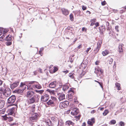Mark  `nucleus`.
Here are the masks:
<instances>
[{
	"instance_id": "6ab92c4d",
	"label": "nucleus",
	"mask_w": 126,
	"mask_h": 126,
	"mask_svg": "<svg viewBox=\"0 0 126 126\" xmlns=\"http://www.w3.org/2000/svg\"><path fill=\"white\" fill-rule=\"evenodd\" d=\"M56 81H54L51 83L49 85V87L51 88H54L56 87Z\"/></svg>"
},
{
	"instance_id": "6e6552de",
	"label": "nucleus",
	"mask_w": 126,
	"mask_h": 126,
	"mask_svg": "<svg viewBox=\"0 0 126 126\" xmlns=\"http://www.w3.org/2000/svg\"><path fill=\"white\" fill-rule=\"evenodd\" d=\"M16 100V97L15 95H12L8 99V102L9 104H12L14 103Z\"/></svg>"
},
{
	"instance_id": "cd10ccee",
	"label": "nucleus",
	"mask_w": 126,
	"mask_h": 126,
	"mask_svg": "<svg viewBox=\"0 0 126 126\" xmlns=\"http://www.w3.org/2000/svg\"><path fill=\"white\" fill-rule=\"evenodd\" d=\"M115 85L116 87L117 88V89L118 90H119L121 89V87H120V84L117 82L115 84Z\"/></svg>"
},
{
	"instance_id": "a19ab883",
	"label": "nucleus",
	"mask_w": 126,
	"mask_h": 126,
	"mask_svg": "<svg viewBox=\"0 0 126 126\" xmlns=\"http://www.w3.org/2000/svg\"><path fill=\"white\" fill-rule=\"evenodd\" d=\"M119 124L121 126H125L124 122L122 121L120 122Z\"/></svg>"
},
{
	"instance_id": "680f3d73",
	"label": "nucleus",
	"mask_w": 126,
	"mask_h": 126,
	"mask_svg": "<svg viewBox=\"0 0 126 126\" xmlns=\"http://www.w3.org/2000/svg\"><path fill=\"white\" fill-rule=\"evenodd\" d=\"M86 124L85 122L83 123L82 125V126H86Z\"/></svg>"
},
{
	"instance_id": "338daca9",
	"label": "nucleus",
	"mask_w": 126,
	"mask_h": 126,
	"mask_svg": "<svg viewBox=\"0 0 126 126\" xmlns=\"http://www.w3.org/2000/svg\"><path fill=\"white\" fill-rule=\"evenodd\" d=\"M3 91V90L2 88H0V91L1 92H2Z\"/></svg>"
},
{
	"instance_id": "e2e57ef3",
	"label": "nucleus",
	"mask_w": 126,
	"mask_h": 126,
	"mask_svg": "<svg viewBox=\"0 0 126 126\" xmlns=\"http://www.w3.org/2000/svg\"><path fill=\"white\" fill-rule=\"evenodd\" d=\"M33 73L34 75H36L37 74V72L36 71H34Z\"/></svg>"
},
{
	"instance_id": "052dcab7",
	"label": "nucleus",
	"mask_w": 126,
	"mask_h": 126,
	"mask_svg": "<svg viewBox=\"0 0 126 126\" xmlns=\"http://www.w3.org/2000/svg\"><path fill=\"white\" fill-rule=\"evenodd\" d=\"M63 72L64 73H65V74H66L67 73H68V70H66L65 71H63Z\"/></svg>"
},
{
	"instance_id": "dca6fc26",
	"label": "nucleus",
	"mask_w": 126,
	"mask_h": 126,
	"mask_svg": "<svg viewBox=\"0 0 126 126\" xmlns=\"http://www.w3.org/2000/svg\"><path fill=\"white\" fill-rule=\"evenodd\" d=\"M94 123L95 120L94 118H92L91 119L89 120L87 122L88 126H92Z\"/></svg>"
},
{
	"instance_id": "603ef678",
	"label": "nucleus",
	"mask_w": 126,
	"mask_h": 126,
	"mask_svg": "<svg viewBox=\"0 0 126 126\" xmlns=\"http://www.w3.org/2000/svg\"><path fill=\"white\" fill-rule=\"evenodd\" d=\"M74 105H73V107H71L70 108V109L72 110L75 109H76V108L75 107H74Z\"/></svg>"
},
{
	"instance_id": "9b49d317",
	"label": "nucleus",
	"mask_w": 126,
	"mask_h": 126,
	"mask_svg": "<svg viewBox=\"0 0 126 126\" xmlns=\"http://www.w3.org/2000/svg\"><path fill=\"white\" fill-rule=\"evenodd\" d=\"M102 43V40H100L97 43V46L96 48L94 50L95 51L96 53L98 52L101 47V45Z\"/></svg>"
},
{
	"instance_id": "393cba45",
	"label": "nucleus",
	"mask_w": 126,
	"mask_h": 126,
	"mask_svg": "<svg viewBox=\"0 0 126 126\" xmlns=\"http://www.w3.org/2000/svg\"><path fill=\"white\" fill-rule=\"evenodd\" d=\"M46 124L48 126H52V123L50 120L48 119L46 120Z\"/></svg>"
},
{
	"instance_id": "7c9ffc66",
	"label": "nucleus",
	"mask_w": 126,
	"mask_h": 126,
	"mask_svg": "<svg viewBox=\"0 0 126 126\" xmlns=\"http://www.w3.org/2000/svg\"><path fill=\"white\" fill-rule=\"evenodd\" d=\"M70 20L71 21H73L74 20V18L73 17V15L72 14H71L69 16Z\"/></svg>"
},
{
	"instance_id": "9d476101",
	"label": "nucleus",
	"mask_w": 126,
	"mask_h": 126,
	"mask_svg": "<svg viewBox=\"0 0 126 126\" xmlns=\"http://www.w3.org/2000/svg\"><path fill=\"white\" fill-rule=\"evenodd\" d=\"M49 98V96L47 94H45L42 95L41 97V100L42 101L45 102L47 101Z\"/></svg>"
},
{
	"instance_id": "c9c22d12",
	"label": "nucleus",
	"mask_w": 126,
	"mask_h": 126,
	"mask_svg": "<svg viewBox=\"0 0 126 126\" xmlns=\"http://www.w3.org/2000/svg\"><path fill=\"white\" fill-rule=\"evenodd\" d=\"M75 74L73 73H70L69 75V76L71 78H73Z\"/></svg>"
},
{
	"instance_id": "6e6d98bb",
	"label": "nucleus",
	"mask_w": 126,
	"mask_h": 126,
	"mask_svg": "<svg viewBox=\"0 0 126 126\" xmlns=\"http://www.w3.org/2000/svg\"><path fill=\"white\" fill-rule=\"evenodd\" d=\"M82 45L80 44L78 46V47H77V48L78 49H80L82 47Z\"/></svg>"
},
{
	"instance_id": "412c9836",
	"label": "nucleus",
	"mask_w": 126,
	"mask_h": 126,
	"mask_svg": "<svg viewBox=\"0 0 126 126\" xmlns=\"http://www.w3.org/2000/svg\"><path fill=\"white\" fill-rule=\"evenodd\" d=\"M124 46V45L122 43L120 44L119 45L118 47V51L119 53L123 52V49L122 47Z\"/></svg>"
},
{
	"instance_id": "4c0bfd02",
	"label": "nucleus",
	"mask_w": 126,
	"mask_h": 126,
	"mask_svg": "<svg viewBox=\"0 0 126 126\" xmlns=\"http://www.w3.org/2000/svg\"><path fill=\"white\" fill-rule=\"evenodd\" d=\"M51 99H52V100H53V101H55V102H56L57 100V99L55 97L53 96L51 97Z\"/></svg>"
},
{
	"instance_id": "c03bdc74",
	"label": "nucleus",
	"mask_w": 126,
	"mask_h": 126,
	"mask_svg": "<svg viewBox=\"0 0 126 126\" xmlns=\"http://www.w3.org/2000/svg\"><path fill=\"white\" fill-rule=\"evenodd\" d=\"M113 59L112 58L110 59L109 60V63L110 64H112V62H113Z\"/></svg>"
},
{
	"instance_id": "de8ad7c7",
	"label": "nucleus",
	"mask_w": 126,
	"mask_h": 126,
	"mask_svg": "<svg viewBox=\"0 0 126 126\" xmlns=\"http://www.w3.org/2000/svg\"><path fill=\"white\" fill-rule=\"evenodd\" d=\"M5 112V111L4 110H0V113L1 114H4Z\"/></svg>"
},
{
	"instance_id": "f03ea898",
	"label": "nucleus",
	"mask_w": 126,
	"mask_h": 126,
	"mask_svg": "<svg viewBox=\"0 0 126 126\" xmlns=\"http://www.w3.org/2000/svg\"><path fill=\"white\" fill-rule=\"evenodd\" d=\"M51 119L52 121V126H57L58 125H60L59 121L57 118L52 117H51Z\"/></svg>"
},
{
	"instance_id": "a211bd4d",
	"label": "nucleus",
	"mask_w": 126,
	"mask_h": 126,
	"mask_svg": "<svg viewBox=\"0 0 126 126\" xmlns=\"http://www.w3.org/2000/svg\"><path fill=\"white\" fill-rule=\"evenodd\" d=\"M14 111L15 108H13L11 109H9L7 111L8 115H11L14 113Z\"/></svg>"
},
{
	"instance_id": "f3484780",
	"label": "nucleus",
	"mask_w": 126,
	"mask_h": 126,
	"mask_svg": "<svg viewBox=\"0 0 126 126\" xmlns=\"http://www.w3.org/2000/svg\"><path fill=\"white\" fill-rule=\"evenodd\" d=\"M19 82L16 81L10 85V87L12 89H13L17 86L19 84Z\"/></svg>"
},
{
	"instance_id": "423d86ee",
	"label": "nucleus",
	"mask_w": 126,
	"mask_h": 126,
	"mask_svg": "<svg viewBox=\"0 0 126 126\" xmlns=\"http://www.w3.org/2000/svg\"><path fill=\"white\" fill-rule=\"evenodd\" d=\"M11 93V90L10 88H6L3 92V94L5 97H8L10 95Z\"/></svg>"
},
{
	"instance_id": "bb28decb",
	"label": "nucleus",
	"mask_w": 126,
	"mask_h": 126,
	"mask_svg": "<svg viewBox=\"0 0 126 126\" xmlns=\"http://www.w3.org/2000/svg\"><path fill=\"white\" fill-rule=\"evenodd\" d=\"M11 36L10 35H8L5 38L6 40L7 41H10L11 40Z\"/></svg>"
},
{
	"instance_id": "49530a36",
	"label": "nucleus",
	"mask_w": 126,
	"mask_h": 126,
	"mask_svg": "<svg viewBox=\"0 0 126 126\" xmlns=\"http://www.w3.org/2000/svg\"><path fill=\"white\" fill-rule=\"evenodd\" d=\"M96 21V19H94L91 20L90 21V22H93L94 23Z\"/></svg>"
},
{
	"instance_id": "a18cd8bd",
	"label": "nucleus",
	"mask_w": 126,
	"mask_h": 126,
	"mask_svg": "<svg viewBox=\"0 0 126 126\" xmlns=\"http://www.w3.org/2000/svg\"><path fill=\"white\" fill-rule=\"evenodd\" d=\"M119 26H115V29L117 32H118L119 31L118 30Z\"/></svg>"
},
{
	"instance_id": "69168bd1",
	"label": "nucleus",
	"mask_w": 126,
	"mask_h": 126,
	"mask_svg": "<svg viewBox=\"0 0 126 126\" xmlns=\"http://www.w3.org/2000/svg\"><path fill=\"white\" fill-rule=\"evenodd\" d=\"M86 13H88L89 14H90L91 13L89 11H87L86 12Z\"/></svg>"
},
{
	"instance_id": "7ed1b4c3",
	"label": "nucleus",
	"mask_w": 126,
	"mask_h": 126,
	"mask_svg": "<svg viewBox=\"0 0 126 126\" xmlns=\"http://www.w3.org/2000/svg\"><path fill=\"white\" fill-rule=\"evenodd\" d=\"M94 73L97 76H99L103 74V71L99 67L96 66L95 68Z\"/></svg>"
},
{
	"instance_id": "13d9d810",
	"label": "nucleus",
	"mask_w": 126,
	"mask_h": 126,
	"mask_svg": "<svg viewBox=\"0 0 126 126\" xmlns=\"http://www.w3.org/2000/svg\"><path fill=\"white\" fill-rule=\"evenodd\" d=\"M77 40V38H75V40L73 42L72 44V45H73L75 43L76 41Z\"/></svg>"
},
{
	"instance_id": "f704fd0d",
	"label": "nucleus",
	"mask_w": 126,
	"mask_h": 126,
	"mask_svg": "<svg viewBox=\"0 0 126 126\" xmlns=\"http://www.w3.org/2000/svg\"><path fill=\"white\" fill-rule=\"evenodd\" d=\"M109 112L108 110H105L104 112L103 113V115L104 116L106 115Z\"/></svg>"
},
{
	"instance_id": "79ce46f5",
	"label": "nucleus",
	"mask_w": 126,
	"mask_h": 126,
	"mask_svg": "<svg viewBox=\"0 0 126 126\" xmlns=\"http://www.w3.org/2000/svg\"><path fill=\"white\" fill-rule=\"evenodd\" d=\"M59 123H60V125H58V126H63V122L62 121H59Z\"/></svg>"
},
{
	"instance_id": "4468645a",
	"label": "nucleus",
	"mask_w": 126,
	"mask_h": 126,
	"mask_svg": "<svg viewBox=\"0 0 126 126\" xmlns=\"http://www.w3.org/2000/svg\"><path fill=\"white\" fill-rule=\"evenodd\" d=\"M57 94L60 101L63 100L65 99V94H64L59 93Z\"/></svg>"
},
{
	"instance_id": "2f4dec72",
	"label": "nucleus",
	"mask_w": 126,
	"mask_h": 126,
	"mask_svg": "<svg viewBox=\"0 0 126 126\" xmlns=\"http://www.w3.org/2000/svg\"><path fill=\"white\" fill-rule=\"evenodd\" d=\"M35 105H33L31 107V111H32L33 112H34L35 110Z\"/></svg>"
},
{
	"instance_id": "ddd939ff",
	"label": "nucleus",
	"mask_w": 126,
	"mask_h": 126,
	"mask_svg": "<svg viewBox=\"0 0 126 126\" xmlns=\"http://www.w3.org/2000/svg\"><path fill=\"white\" fill-rule=\"evenodd\" d=\"M37 118V114H36L34 116L30 117L29 118V120L30 123L32 124V122L35 120H36Z\"/></svg>"
},
{
	"instance_id": "e433bc0d",
	"label": "nucleus",
	"mask_w": 126,
	"mask_h": 126,
	"mask_svg": "<svg viewBox=\"0 0 126 126\" xmlns=\"http://www.w3.org/2000/svg\"><path fill=\"white\" fill-rule=\"evenodd\" d=\"M92 50H91V47H89L88 48H87L86 50L85 51V52L86 53H85V54H87L89 51H90V52Z\"/></svg>"
},
{
	"instance_id": "2eb2a0df",
	"label": "nucleus",
	"mask_w": 126,
	"mask_h": 126,
	"mask_svg": "<svg viewBox=\"0 0 126 126\" xmlns=\"http://www.w3.org/2000/svg\"><path fill=\"white\" fill-rule=\"evenodd\" d=\"M62 13L65 16H67L68 15L69 11L67 9L64 8H62L61 9Z\"/></svg>"
},
{
	"instance_id": "5fc2aeb1",
	"label": "nucleus",
	"mask_w": 126,
	"mask_h": 126,
	"mask_svg": "<svg viewBox=\"0 0 126 126\" xmlns=\"http://www.w3.org/2000/svg\"><path fill=\"white\" fill-rule=\"evenodd\" d=\"M106 2L104 1L101 2V4L102 5H104L106 4Z\"/></svg>"
},
{
	"instance_id": "473e14b6",
	"label": "nucleus",
	"mask_w": 126,
	"mask_h": 126,
	"mask_svg": "<svg viewBox=\"0 0 126 126\" xmlns=\"http://www.w3.org/2000/svg\"><path fill=\"white\" fill-rule=\"evenodd\" d=\"M47 91L49 92L51 94H54V91L53 90L48 89L47 90Z\"/></svg>"
},
{
	"instance_id": "58836bf2",
	"label": "nucleus",
	"mask_w": 126,
	"mask_h": 126,
	"mask_svg": "<svg viewBox=\"0 0 126 126\" xmlns=\"http://www.w3.org/2000/svg\"><path fill=\"white\" fill-rule=\"evenodd\" d=\"M110 122L111 124L114 125L115 124L116 121L115 120H113L110 121Z\"/></svg>"
},
{
	"instance_id": "37998d69",
	"label": "nucleus",
	"mask_w": 126,
	"mask_h": 126,
	"mask_svg": "<svg viewBox=\"0 0 126 126\" xmlns=\"http://www.w3.org/2000/svg\"><path fill=\"white\" fill-rule=\"evenodd\" d=\"M82 8L83 10H85L87 9V7L84 5H82Z\"/></svg>"
},
{
	"instance_id": "09e8293b",
	"label": "nucleus",
	"mask_w": 126,
	"mask_h": 126,
	"mask_svg": "<svg viewBox=\"0 0 126 126\" xmlns=\"http://www.w3.org/2000/svg\"><path fill=\"white\" fill-rule=\"evenodd\" d=\"M95 25V27H97L99 26V23L98 22H97L95 24H94Z\"/></svg>"
},
{
	"instance_id": "f257e3e1",
	"label": "nucleus",
	"mask_w": 126,
	"mask_h": 126,
	"mask_svg": "<svg viewBox=\"0 0 126 126\" xmlns=\"http://www.w3.org/2000/svg\"><path fill=\"white\" fill-rule=\"evenodd\" d=\"M29 84H33L32 87H31L30 86L29 87L28 86L27 89L30 90H33V89L37 88L38 89H41L42 88L41 86L37 82L34 81H30Z\"/></svg>"
},
{
	"instance_id": "aec40b11",
	"label": "nucleus",
	"mask_w": 126,
	"mask_h": 126,
	"mask_svg": "<svg viewBox=\"0 0 126 126\" xmlns=\"http://www.w3.org/2000/svg\"><path fill=\"white\" fill-rule=\"evenodd\" d=\"M5 103V101L4 100H0V109L3 107Z\"/></svg>"
},
{
	"instance_id": "8fccbe9b",
	"label": "nucleus",
	"mask_w": 126,
	"mask_h": 126,
	"mask_svg": "<svg viewBox=\"0 0 126 126\" xmlns=\"http://www.w3.org/2000/svg\"><path fill=\"white\" fill-rule=\"evenodd\" d=\"M58 70V69L56 67H54L53 69V72H55L56 71Z\"/></svg>"
},
{
	"instance_id": "774afa93",
	"label": "nucleus",
	"mask_w": 126,
	"mask_h": 126,
	"mask_svg": "<svg viewBox=\"0 0 126 126\" xmlns=\"http://www.w3.org/2000/svg\"><path fill=\"white\" fill-rule=\"evenodd\" d=\"M95 63L96 65H97L99 63V62L98 61L96 62Z\"/></svg>"
},
{
	"instance_id": "4be33fe9",
	"label": "nucleus",
	"mask_w": 126,
	"mask_h": 126,
	"mask_svg": "<svg viewBox=\"0 0 126 126\" xmlns=\"http://www.w3.org/2000/svg\"><path fill=\"white\" fill-rule=\"evenodd\" d=\"M79 112V110H78L76 109L75 110H73L72 112H71V114L74 115H75L77 114Z\"/></svg>"
},
{
	"instance_id": "1a4fd4ad",
	"label": "nucleus",
	"mask_w": 126,
	"mask_h": 126,
	"mask_svg": "<svg viewBox=\"0 0 126 126\" xmlns=\"http://www.w3.org/2000/svg\"><path fill=\"white\" fill-rule=\"evenodd\" d=\"M69 102L67 101L61 103L60 104V107L62 109L66 107L69 105Z\"/></svg>"
},
{
	"instance_id": "864d4df0",
	"label": "nucleus",
	"mask_w": 126,
	"mask_h": 126,
	"mask_svg": "<svg viewBox=\"0 0 126 126\" xmlns=\"http://www.w3.org/2000/svg\"><path fill=\"white\" fill-rule=\"evenodd\" d=\"M103 30H103L102 31H101L100 32V33H101V34H103V33H104V31L105 30V28H104L103 29Z\"/></svg>"
},
{
	"instance_id": "c85d7f7f",
	"label": "nucleus",
	"mask_w": 126,
	"mask_h": 126,
	"mask_svg": "<svg viewBox=\"0 0 126 126\" xmlns=\"http://www.w3.org/2000/svg\"><path fill=\"white\" fill-rule=\"evenodd\" d=\"M66 125L67 124L69 125H73L74 124L73 122H72L70 120L66 121Z\"/></svg>"
},
{
	"instance_id": "0e129e2a",
	"label": "nucleus",
	"mask_w": 126,
	"mask_h": 126,
	"mask_svg": "<svg viewBox=\"0 0 126 126\" xmlns=\"http://www.w3.org/2000/svg\"><path fill=\"white\" fill-rule=\"evenodd\" d=\"M94 24V23L93 22H91L90 24V26H93Z\"/></svg>"
},
{
	"instance_id": "20e7f679",
	"label": "nucleus",
	"mask_w": 126,
	"mask_h": 126,
	"mask_svg": "<svg viewBox=\"0 0 126 126\" xmlns=\"http://www.w3.org/2000/svg\"><path fill=\"white\" fill-rule=\"evenodd\" d=\"M20 87H21L22 88V89H18L15 90V91L16 92L18 93H22L24 90L26 88L27 86L25 85V84L24 83L21 82L20 85Z\"/></svg>"
},
{
	"instance_id": "a878e982",
	"label": "nucleus",
	"mask_w": 126,
	"mask_h": 126,
	"mask_svg": "<svg viewBox=\"0 0 126 126\" xmlns=\"http://www.w3.org/2000/svg\"><path fill=\"white\" fill-rule=\"evenodd\" d=\"M69 88V85L68 84H66L63 85V91H65L67 90Z\"/></svg>"
},
{
	"instance_id": "3c124183",
	"label": "nucleus",
	"mask_w": 126,
	"mask_h": 126,
	"mask_svg": "<svg viewBox=\"0 0 126 126\" xmlns=\"http://www.w3.org/2000/svg\"><path fill=\"white\" fill-rule=\"evenodd\" d=\"M99 85L101 87L102 89L103 90V87L102 86V83L100 82L99 83Z\"/></svg>"
},
{
	"instance_id": "39448f33",
	"label": "nucleus",
	"mask_w": 126,
	"mask_h": 126,
	"mask_svg": "<svg viewBox=\"0 0 126 126\" xmlns=\"http://www.w3.org/2000/svg\"><path fill=\"white\" fill-rule=\"evenodd\" d=\"M38 97V95H35L29 98H28V102L29 104H31L34 103L35 102L36 100Z\"/></svg>"
},
{
	"instance_id": "ea45409f",
	"label": "nucleus",
	"mask_w": 126,
	"mask_h": 126,
	"mask_svg": "<svg viewBox=\"0 0 126 126\" xmlns=\"http://www.w3.org/2000/svg\"><path fill=\"white\" fill-rule=\"evenodd\" d=\"M6 45L7 46H9L12 44V42H11L7 41L5 43Z\"/></svg>"
},
{
	"instance_id": "f8f14e48",
	"label": "nucleus",
	"mask_w": 126,
	"mask_h": 126,
	"mask_svg": "<svg viewBox=\"0 0 126 126\" xmlns=\"http://www.w3.org/2000/svg\"><path fill=\"white\" fill-rule=\"evenodd\" d=\"M34 92L32 91H28L26 95L27 97H31L34 96Z\"/></svg>"
},
{
	"instance_id": "5701e85b",
	"label": "nucleus",
	"mask_w": 126,
	"mask_h": 126,
	"mask_svg": "<svg viewBox=\"0 0 126 126\" xmlns=\"http://www.w3.org/2000/svg\"><path fill=\"white\" fill-rule=\"evenodd\" d=\"M109 51L107 50H106L104 51H103L102 52V54L104 56H105L106 55L109 54Z\"/></svg>"
},
{
	"instance_id": "c756f323",
	"label": "nucleus",
	"mask_w": 126,
	"mask_h": 126,
	"mask_svg": "<svg viewBox=\"0 0 126 126\" xmlns=\"http://www.w3.org/2000/svg\"><path fill=\"white\" fill-rule=\"evenodd\" d=\"M54 102L51 100H50L48 102H47V104L49 105L54 104Z\"/></svg>"
},
{
	"instance_id": "0eeeda50",
	"label": "nucleus",
	"mask_w": 126,
	"mask_h": 126,
	"mask_svg": "<svg viewBox=\"0 0 126 126\" xmlns=\"http://www.w3.org/2000/svg\"><path fill=\"white\" fill-rule=\"evenodd\" d=\"M68 98L69 99H73V95L74 94V91L72 88H70L68 92Z\"/></svg>"
},
{
	"instance_id": "b1692460",
	"label": "nucleus",
	"mask_w": 126,
	"mask_h": 126,
	"mask_svg": "<svg viewBox=\"0 0 126 126\" xmlns=\"http://www.w3.org/2000/svg\"><path fill=\"white\" fill-rule=\"evenodd\" d=\"M4 118L5 120H8L9 122L13 120L12 118L11 117H4Z\"/></svg>"
},
{
	"instance_id": "4d7b16f0",
	"label": "nucleus",
	"mask_w": 126,
	"mask_h": 126,
	"mask_svg": "<svg viewBox=\"0 0 126 126\" xmlns=\"http://www.w3.org/2000/svg\"><path fill=\"white\" fill-rule=\"evenodd\" d=\"M81 115H79L78 116H76V118H77V119H80V117Z\"/></svg>"
},
{
	"instance_id": "bf43d9fd",
	"label": "nucleus",
	"mask_w": 126,
	"mask_h": 126,
	"mask_svg": "<svg viewBox=\"0 0 126 126\" xmlns=\"http://www.w3.org/2000/svg\"><path fill=\"white\" fill-rule=\"evenodd\" d=\"M80 11H74L73 12L75 13V14L76 15L77 14V13H78V12H79Z\"/></svg>"
},
{
	"instance_id": "72a5a7b5",
	"label": "nucleus",
	"mask_w": 126,
	"mask_h": 126,
	"mask_svg": "<svg viewBox=\"0 0 126 126\" xmlns=\"http://www.w3.org/2000/svg\"><path fill=\"white\" fill-rule=\"evenodd\" d=\"M35 91L36 93L40 94H41L44 92V91L43 90H36Z\"/></svg>"
}]
</instances>
